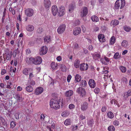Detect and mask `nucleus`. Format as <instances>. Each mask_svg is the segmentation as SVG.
<instances>
[{"label": "nucleus", "instance_id": "nucleus-1", "mask_svg": "<svg viewBox=\"0 0 131 131\" xmlns=\"http://www.w3.org/2000/svg\"><path fill=\"white\" fill-rule=\"evenodd\" d=\"M59 99H52L50 101V106L51 108L57 110L60 107L61 101Z\"/></svg>", "mask_w": 131, "mask_h": 131}, {"label": "nucleus", "instance_id": "nucleus-26", "mask_svg": "<svg viewBox=\"0 0 131 131\" xmlns=\"http://www.w3.org/2000/svg\"><path fill=\"white\" fill-rule=\"evenodd\" d=\"M69 114V112L68 111H65L62 113L61 116L63 117H66L68 116Z\"/></svg>", "mask_w": 131, "mask_h": 131}, {"label": "nucleus", "instance_id": "nucleus-52", "mask_svg": "<svg viewBox=\"0 0 131 131\" xmlns=\"http://www.w3.org/2000/svg\"><path fill=\"white\" fill-rule=\"evenodd\" d=\"M75 106L73 104H70L69 106V108L70 109H72L74 108Z\"/></svg>", "mask_w": 131, "mask_h": 131}, {"label": "nucleus", "instance_id": "nucleus-29", "mask_svg": "<svg viewBox=\"0 0 131 131\" xmlns=\"http://www.w3.org/2000/svg\"><path fill=\"white\" fill-rule=\"evenodd\" d=\"M122 46L124 47H126L128 46V42L126 40H124L122 43Z\"/></svg>", "mask_w": 131, "mask_h": 131}, {"label": "nucleus", "instance_id": "nucleus-64", "mask_svg": "<svg viewBox=\"0 0 131 131\" xmlns=\"http://www.w3.org/2000/svg\"><path fill=\"white\" fill-rule=\"evenodd\" d=\"M56 59L57 61H60L61 60V58L60 56H59Z\"/></svg>", "mask_w": 131, "mask_h": 131}, {"label": "nucleus", "instance_id": "nucleus-62", "mask_svg": "<svg viewBox=\"0 0 131 131\" xmlns=\"http://www.w3.org/2000/svg\"><path fill=\"white\" fill-rule=\"evenodd\" d=\"M126 93H127L129 96H130L131 95V89H130Z\"/></svg>", "mask_w": 131, "mask_h": 131}, {"label": "nucleus", "instance_id": "nucleus-63", "mask_svg": "<svg viewBox=\"0 0 131 131\" xmlns=\"http://www.w3.org/2000/svg\"><path fill=\"white\" fill-rule=\"evenodd\" d=\"M93 47L92 45H90L88 47V49L90 50H92L93 49Z\"/></svg>", "mask_w": 131, "mask_h": 131}, {"label": "nucleus", "instance_id": "nucleus-21", "mask_svg": "<svg viewBox=\"0 0 131 131\" xmlns=\"http://www.w3.org/2000/svg\"><path fill=\"white\" fill-rule=\"evenodd\" d=\"M98 38L99 41L101 42H104L105 41V39L103 35L101 34L98 36Z\"/></svg>", "mask_w": 131, "mask_h": 131}, {"label": "nucleus", "instance_id": "nucleus-32", "mask_svg": "<svg viewBox=\"0 0 131 131\" xmlns=\"http://www.w3.org/2000/svg\"><path fill=\"white\" fill-rule=\"evenodd\" d=\"M86 81L84 80H82L81 82L80 86L83 87H84L87 85Z\"/></svg>", "mask_w": 131, "mask_h": 131}, {"label": "nucleus", "instance_id": "nucleus-37", "mask_svg": "<svg viewBox=\"0 0 131 131\" xmlns=\"http://www.w3.org/2000/svg\"><path fill=\"white\" fill-rule=\"evenodd\" d=\"M119 69L122 73H125L126 71V68L123 66H120Z\"/></svg>", "mask_w": 131, "mask_h": 131}, {"label": "nucleus", "instance_id": "nucleus-16", "mask_svg": "<svg viewBox=\"0 0 131 131\" xmlns=\"http://www.w3.org/2000/svg\"><path fill=\"white\" fill-rule=\"evenodd\" d=\"M58 9L57 7L55 5H53L52 7V13L53 15L55 16L56 15L58 12Z\"/></svg>", "mask_w": 131, "mask_h": 131}, {"label": "nucleus", "instance_id": "nucleus-9", "mask_svg": "<svg viewBox=\"0 0 131 131\" xmlns=\"http://www.w3.org/2000/svg\"><path fill=\"white\" fill-rule=\"evenodd\" d=\"M88 13V9L87 7H84L80 13V16L81 17H83L86 16Z\"/></svg>", "mask_w": 131, "mask_h": 131}, {"label": "nucleus", "instance_id": "nucleus-10", "mask_svg": "<svg viewBox=\"0 0 131 131\" xmlns=\"http://www.w3.org/2000/svg\"><path fill=\"white\" fill-rule=\"evenodd\" d=\"M48 48L46 46L42 47L40 50V55H42L46 54L48 51Z\"/></svg>", "mask_w": 131, "mask_h": 131}, {"label": "nucleus", "instance_id": "nucleus-24", "mask_svg": "<svg viewBox=\"0 0 131 131\" xmlns=\"http://www.w3.org/2000/svg\"><path fill=\"white\" fill-rule=\"evenodd\" d=\"M73 93V91L71 90H70L66 91L65 92V94L66 96L69 97L72 96Z\"/></svg>", "mask_w": 131, "mask_h": 131}, {"label": "nucleus", "instance_id": "nucleus-12", "mask_svg": "<svg viewBox=\"0 0 131 131\" xmlns=\"http://www.w3.org/2000/svg\"><path fill=\"white\" fill-rule=\"evenodd\" d=\"M100 61L102 64L107 65L110 62V59L107 57H105L104 59H101Z\"/></svg>", "mask_w": 131, "mask_h": 131}, {"label": "nucleus", "instance_id": "nucleus-48", "mask_svg": "<svg viewBox=\"0 0 131 131\" xmlns=\"http://www.w3.org/2000/svg\"><path fill=\"white\" fill-rule=\"evenodd\" d=\"M111 103L112 104H113V103H114V104L115 105H117V102L115 100L113 99L111 101Z\"/></svg>", "mask_w": 131, "mask_h": 131}, {"label": "nucleus", "instance_id": "nucleus-6", "mask_svg": "<svg viewBox=\"0 0 131 131\" xmlns=\"http://www.w3.org/2000/svg\"><path fill=\"white\" fill-rule=\"evenodd\" d=\"M77 92L82 97L84 96L86 94V92L84 89L83 88L79 87L77 90Z\"/></svg>", "mask_w": 131, "mask_h": 131}, {"label": "nucleus", "instance_id": "nucleus-41", "mask_svg": "<svg viewBox=\"0 0 131 131\" xmlns=\"http://www.w3.org/2000/svg\"><path fill=\"white\" fill-rule=\"evenodd\" d=\"M61 69L63 71H66L67 68L66 66L63 65H61Z\"/></svg>", "mask_w": 131, "mask_h": 131}, {"label": "nucleus", "instance_id": "nucleus-57", "mask_svg": "<svg viewBox=\"0 0 131 131\" xmlns=\"http://www.w3.org/2000/svg\"><path fill=\"white\" fill-rule=\"evenodd\" d=\"M78 45L77 43H75L73 45V48L74 49H77L78 48Z\"/></svg>", "mask_w": 131, "mask_h": 131}, {"label": "nucleus", "instance_id": "nucleus-59", "mask_svg": "<svg viewBox=\"0 0 131 131\" xmlns=\"http://www.w3.org/2000/svg\"><path fill=\"white\" fill-rule=\"evenodd\" d=\"M19 114L18 113H16L15 114V116L16 117V118L17 119H19Z\"/></svg>", "mask_w": 131, "mask_h": 131}, {"label": "nucleus", "instance_id": "nucleus-45", "mask_svg": "<svg viewBox=\"0 0 131 131\" xmlns=\"http://www.w3.org/2000/svg\"><path fill=\"white\" fill-rule=\"evenodd\" d=\"M113 124L115 126H118L119 124V123L118 121L115 120L113 121Z\"/></svg>", "mask_w": 131, "mask_h": 131}, {"label": "nucleus", "instance_id": "nucleus-56", "mask_svg": "<svg viewBox=\"0 0 131 131\" xmlns=\"http://www.w3.org/2000/svg\"><path fill=\"white\" fill-rule=\"evenodd\" d=\"M45 118V116L43 114H42L41 115L40 117V119L41 120H44V119Z\"/></svg>", "mask_w": 131, "mask_h": 131}, {"label": "nucleus", "instance_id": "nucleus-60", "mask_svg": "<svg viewBox=\"0 0 131 131\" xmlns=\"http://www.w3.org/2000/svg\"><path fill=\"white\" fill-rule=\"evenodd\" d=\"M6 73V71L5 69H3L2 70L1 74L2 75Z\"/></svg>", "mask_w": 131, "mask_h": 131}, {"label": "nucleus", "instance_id": "nucleus-11", "mask_svg": "<svg viewBox=\"0 0 131 131\" xmlns=\"http://www.w3.org/2000/svg\"><path fill=\"white\" fill-rule=\"evenodd\" d=\"M88 104L85 102L81 104V109L82 111H85L87 109L88 107Z\"/></svg>", "mask_w": 131, "mask_h": 131}, {"label": "nucleus", "instance_id": "nucleus-38", "mask_svg": "<svg viewBox=\"0 0 131 131\" xmlns=\"http://www.w3.org/2000/svg\"><path fill=\"white\" fill-rule=\"evenodd\" d=\"M64 124L66 125H70L71 124L70 119H66L64 122Z\"/></svg>", "mask_w": 131, "mask_h": 131}, {"label": "nucleus", "instance_id": "nucleus-33", "mask_svg": "<svg viewBox=\"0 0 131 131\" xmlns=\"http://www.w3.org/2000/svg\"><path fill=\"white\" fill-rule=\"evenodd\" d=\"M115 38L114 36L112 37L110 39V45H113L114 44L115 42Z\"/></svg>", "mask_w": 131, "mask_h": 131}, {"label": "nucleus", "instance_id": "nucleus-35", "mask_svg": "<svg viewBox=\"0 0 131 131\" xmlns=\"http://www.w3.org/2000/svg\"><path fill=\"white\" fill-rule=\"evenodd\" d=\"M81 79V76L77 74L75 76V80L77 82H79L80 81Z\"/></svg>", "mask_w": 131, "mask_h": 131}, {"label": "nucleus", "instance_id": "nucleus-2", "mask_svg": "<svg viewBox=\"0 0 131 131\" xmlns=\"http://www.w3.org/2000/svg\"><path fill=\"white\" fill-rule=\"evenodd\" d=\"M125 4V0H117L115 3V7L116 9H118L120 7V9H122L124 7Z\"/></svg>", "mask_w": 131, "mask_h": 131}, {"label": "nucleus", "instance_id": "nucleus-3", "mask_svg": "<svg viewBox=\"0 0 131 131\" xmlns=\"http://www.w3.org/2000/svg\"><path fill=\"white\" fill-rule=\"evenodd\" d=\"M30 62H32L34 64L37 65L40 64L42 62V59L39 56H37L35 58H30L29 60Z\"/></svg>", "mask_w": 131, "mask_h": 131}, {"label": "nucleus", "instance_id": "nucleus-15", "mask_svg": "<svg viewBox=\"0 0 131 131\" xmlns=\"http://www.w3.org/2000/svg\"><path fill=\"white\" fill-rule=\"evenodd\" d=\"M80 70L82 71H84L85 70H87L89 67L88 65L87 64H85V63L81 64L80 66Z\"/></svg>", "mask_w": 131, "mask_h": 131}, {"label": "nucleus", "instance_id": "nucleus-51", "mask_svg": "<svg viewBox=\"0 0 131 131\" xmlns=\"http://www.w3.org/2000/svg\"><path fill=\"white\" fill-rule=\"evenodd\" d=\"M101 111L103 112H105L107 110V107L105 106H103L101 109Z\"/></svg>", "mask_w": 131, "mask_h": 131}, {"label": "nucleus", "instance_id": "nucleus-47", "mask_svg": "<svg viewBox=\"0 0 131 131\" xmlns=\"http://www.w3.org/2000/svg\"><path fill=\"white\" fill-rule=\"evenodd\" d=\"M10 125L12 128H14L16 125L15 122L14 121L10 123Z\"/></svg>", "mask_w": 131, "mask_h": 131}, {"label": "nucleus", "instance_id": "nucleus-50", "mask_svg": "<svg viewBox=\"0 0 131 131\" xmlns=\"http://www.w3.org/2000/svg\"><path fill=\"white\" fill-rule=\"evenodd\" d=\"M94 92L96 94H98L100 92V89L99 88H96L94 89Z\"/></svg>", "mask_w": 131, "mask_h": 131}, {"label": "nucleus", "instance_id": "nucleus-23", "mask_svg": "<svg viewBox=\"0 0 131 131\" xmlns=\"http://www.w3.org/2000/svg\"><path fill=\"white\" fill-rule=\"evenodd\" d=\"M34 27L32 25H28L26 26V30L29 31H32L34 29Z\"/></svg>", "mask_w": 131, "mask_h": 131}, {"label": "nucleus", "instance_id": "nucleus-14", "mask_svg": "<svg viewBox=\"0 0 131 131\" xmlns=\"http://www.w3.org/2000/svg\"><path fill=\"white\" fill-rule=\"evenodd\" d=\"M51 5V2L50 0H44V5L46 9H48Z\"/></svg>", "mask_w": 131, "mask_h": 131}, {"label": "nucleus", "instance_id": "nucleus-30", "mask_svg": "<svg viewBox=\"0 0 131 131\" xmlns=\"http://www.w3.org/2000/svg\"><path fill=\"white\" fill-rule=\"evenodd\" d=\"M107 115L108 117L111 119L112 118L114 117V114L111 112H108L107 113Z\"/></svg>", "mask_w": 131, "mask_h": 131}, {"label": "nucleus", "instance_id": "nucleus-13", "mask_svg": "<svg viewBox=\"0 0 131 131\" xmlns=\"http://www.w3.org/2000/svg\"><path fill=\"white\" fill-rule=\"evenodd\" d=\"M81 29L80 28L77 27L75 28L73 31V34L75 36L79 34L81 32Z\"/></svg>", "mask_w": 131, "mask_h": 131}, {"label": "nucleus", "instance_id": "nucleus-46", "mask_svg": "<svg viewBox=\"0 0 131 131\" xmlns=\"http://www.w3.org/2000/svg\"><path fill=\"white\" fill-rule=\"evenodd\" d=\"M122 82L124 84H126L127 83V80L126 78H124L122 79Z\"/></svg>", "mask_w": 131, "mask_h": 131}, {"label": "nucleus", "instance_id": "nucleus-20", "mask_svg": "<svg viewBox=\"0 0 131 131\" xmlns=\"http://www.w3.org/2000/svg\"><path fill=\"white\" fill-rule=\"evenodd\" d=\"M76 7V5L75 3L71 4L69 5V12H72Z\"/></svg>", "mask_w": 131, "mask_h": 131}, {"label": "nucleus", "instance_id": "nucleus-43", "mask_svg": "<svg viewBox=\"0 0 131 131\" xmlns=\"http://www.w3.org/2000/svg\"><path fill=\"white\" fill-rule=\"evenodd\" d=\"M103 73L104 74V76L105 77H106L107 78L108 77V71L107 70H105L104 71H103Z\"/></svg>", "mask_w": 131, "mask_h": 131}, {"label": "nucleus", "instance_id": "nucleus-44", "mask_svg": "<svg viewBox=\"0 0 131 131\" xmlns=\"http://www.w3.org/2000/svg\"><path fill=\"white\" fill-rule=\"evenodd\" d=\"M17 101L19 102H21L23 100V99L21 96L19 95H18L16 97Z\"/></svg>", "mask_w": 131, "mask_h": 131}, {"label": "nucleus", "instance_id": "nucleus-31", "mask_svg": "<svg viewBox=\"0 0 131 131\" xmlns=\"http://www.w3.org/2000/svg\"><path fill=\"white\" fill-rule=\"evenodd\" d=\"M121 57V54L119 53L116 52L114 54L113 58L114 59H119Z\"/></svg>", "mask_w": 131, "mask_h": 131}, {"label": "nucleus", "instance_id": "nucleus-17", "mask_svg": "<svg viewBox=\"0 0 131 131\" xmlns=\"http://www.w3.org/2000/svg\"><path fill=\"white\" fill-rule=\"evenodd\" d=\"M43 91V89L41 87H40L37 88L35 90V94L38 95L41 93Z\"/></svg>", "mask_w": 131, "mask_h": 131}, {"label": "nucleus", "instance_id": "nucleus-49", "mask_svg": "<svg viewBox=\"0 0 131 131\" xmlns=\"http://www.w3.org/2000/svg\"><path fill=\"white\" fill-rule=\"evenodd\" d=\"M34 75L32 72H30L29 73V79L31 80L32 78L34 77Z\"/></svg>", "mask_w": 131, "mask_h": 131}, {"label": "nucleus", "instance_id": "nucleus-61", "mask_svg": "<svg viewBox=\"0 0 131 131\" xmlns=\"http://www.w3.org/2000/svg\"><path fill=\"white\" fill-rule=\"evenodd\" d=\"M78 4L79 6H80L82 5V1L81 0H79Z\"/></svg>", "mask_w": 131, "mask_h": 131}, {"label": "nucleus", "instance_id": "nucleus-27", "mask_svg": "<svg viewBox=\"0 0 131 131\" xmlns=\"http://www.w3.org/2000/svg\"><path fill=\"white\" fill-rule=\"evenodd\" d=\"M91 19L94 22H97L99 21V18L95 15L92 16L91 17Z\"/></svg>", "mask_w": 131, "mask_h": 131}, {"label": "nucleus", "instance_id": "nucleus-4", "mask_svg": "<svg viewBox=\"0 0 131 131\" xmlns=\"http://www.w3.org/2000/svg\"><path fill=\"white\" fill-rule=\"evenodd\" d=\"M66 28L65 25L63 24L60 26L57 29L58 33L59 34H61L64 31Z\"/></svg>", "mask_w": 131, "mask_h": 131}, {"label": "nucleus", "instance_id": "nucleus-7", "mask_svg": "<svg viewBox=\"0 0 131 131\" xmlns=\"http://www.w3.org/2000/svg\"><path fill=\"white\" fill-rule=\"evenodd\" d=\"M25 13L26 15L27 16L31 17L34 14V11L31 8H28L25 10Z\"/></svg>", "mask_w": 131, "mask_h": 131}, {"label": "nucleus", "instance_id": "nucleus-55", "mask_svg": "<svg viewBox=\"0 0 131 131\" xmlns=\"http://www.w3.org/2000/svg\"><path fill=\"white\" fill-rule=\"evenodd\" d=\"M71 78V76L70 75H68L67 79L68 82H70Z\"/></svg>", "mask_w": 131, "mask_h": 131}, {"label": "nucleus", "instance_id": "nucleus-42", "mask_svg": "<svg viewBox=\"0 0 131 131\" xmlns=\"http://www.w3.org/2000/svg\"><path fill=\"white\" fill-rule=\"evenodd\" d=\"M94 57L96 59H98L100 58L101 55L99 53H95L94 54Z\"/></svg>", "mask_w": 131, "mask_h": 131}, {"label": "nucleus", "instance_id": "nucleus-5", "mask_svg": "<svg viewBox=\"0 0 131 131\" xmlns=\"http://www.w3.org/2000/svg\"><path fill=\"white\" fill-rule=\"evenodd\" d=\"M65 10L64 8L61 6L59 8L58 10V15L59 16H63L65 14Z\"/></svg>", "mask_w": 131, "mask_h": 131}, {"label": "nucleus", "instance_id": "nucleus-28", "mask_svg": "<svg viewBox=\"0 0 131 131\" xmlns=\"http://www.w3.org/2000/svg\"><path fill=\"white\" fill-rule=\"evenodd\" d=\"M44 40L45 42L46 43H48L50 41V37L49 36H46L44 37Z\"/></svg>", "mask_w": 131, "mask_h": 131}, {"label": "nucleus", "instance_id": "nucleus-53", "mask_svg": "<svg viewBox=\"0 0 131 131\" xmlns=\"http://www.w3.org/2000/svg\"><path fill=\"white\" fill-rule=\"evenodd\" d=\"M128 96H129L126 92L124 93L123 97L125 99H126Z\"/></svg>", "mask_w": 131, "mask_h": 131}, {"label": "nucleus", "instance_id": "nucleus-58", "mask_svg": "<svg viewBox=\"0 0 131 131\" xmlns=\"http://www.w3.org/2000/svg\"><path fill=\"white\" fill-rule=\"evenodd\" d=\"M55 127V125L53 123H52L51 125V128L50 127L49 128V129L50 130V131H52L51 130V128H52V129H54Z\"/></svg>", "mask_w": 131, "mask_h": 131}, {"label": "nucleus", "instance_id": "nucleus-40", "mask_svg": "<svg viewBox=\"0 0 131 131\" xmlns=\"http://www.w3.org/2000/svg\"><path fill=\"white\" fill-rule=\"evenodd\" d=\"M123 28L124 30L127 32H129L131 30L130 27L127 26H124Z\"/></svg>", "mask_w": 131, "mask_h": 131}, {"label": "nucleus", "instance_id": "nucleus-34", "mask_svg": "<svg viewBox=\"0 0 131 131\" xmlns=\"http://www.w3.org/2000/svg\"><path fill=\"white\" fill-rule=\"evenodd\" d=\"M26 91L29 92H32L33 91L32 88L30 86H28L26 88Z\"/></svg>", "mask_w": 131, "mask_h": 131}, {"label": "nucleus", "instance_id": "nucleus-25", "mask_svg": "<svg viewBox=\"0 0 131 131\" xmlns=\"http://www.w3.org/2000/svg\"><path fill=\"white\" fill-rule=\"evenodd\" d=\"M6 59L7 60H10L11 58L12 54V53L10 51L7 52L6 53Z\"/></svg>", "mask_w": 131, "mask_h": 131}, {"label": "nucleus", "instance_id": "nucleus-36", "mask_svg": "<svg viewBox=\"0 0 131 131\" xmlns=\"http://www.w3.org/2000/svg\"><path fill=\"white\" fill-rule=\"evenodd\" d=\"M80 61L79 60H75L74 62V67L76 68H78L79 67Z\"/></svg>", "mask_w": 131, "mask_h": 131}, {"label": "nucleus", "instance_id": "nucleus-39", "mask_svg": "<svg viewBox=\"0 0 131 131\" xmlns=\"http://www.w3.org/2000/svg\"><path fill=\"white\" fill-rule=\"evenodd\" d=\"M108 130L109 131H114L115 128L113 126L111 125L108 127Z\"/></svg>", "mask_w": 131, "mask_h": 131}, {"label": "nucleus", "instance_id": "nucleus-22", "mask_svg": "<svg viewBox=\"0 0 131 131\" xmlns=\"http://www.w3.org/2000/svg\"><path fill=\"white\" fill-rule=\"evenodd\" d=\"M119 23V21L117 20L114 19L112 20L110 23V25L111 26H114L118 25Z\"/></svg>", "mask_w": 131, "mask_h": 131}, {"label": "nucleus", "instance_id": "nucleus-8", "mask_svg": "<svg viewBox=\"0 0 131 131\" xmlns=\"http://www.w3.org/2000/svg\"><path fill=\"white\" fill-rule=\"evenodd\" d=\"M88 84L90 87L91 88H94L96 86V83L95 81L92 79H90L89 80Z\"/></svg>", "mask_w": 131, "mask_h": 131}, {"label": "nucleus", "instance_id": "nucleus-19", "mask_svg": "<svg viewBox=\"0 0 131 131\" xmlns=\"http://www.w3.org/2000/svg\"><path fill=\"white\" fill-rule=\"evenodd\" d=\"M58 64L54 62H52L51 64V67L53 70H56L58 69Z\"/></svg>", "mask_w": 131, "mask_h": 131}, {"label": "nucleus", "instance_id": "nucleus-54", "mask_svg": "<svg viewBox=\"0 0 131 131\" xmlns=\"http://www.w3.org/2000/svg\"><path fill=\"white\" fill-rule=\"evenodd\" d=\"M43 31V29L41 28H39L37 30V31L39 33H41Z\"/></svg>", "mask_w": 131, "mask_h": 131}, {"label": "nucleus", "instance_id": "nucleus-18", "mask_svg": "<svg viewBox=\"0 0 131 131\" xmlns=\"http://www.w3.org/2000/svg\"><path fill=\"white\" fill-rule=\"evenodd\" d=\"M31 70H32V69L30 68H25L23 70V74L25 75H28Z\"/></svg>", "mask_w": 131, "mask_h": 131}]
</instances>
